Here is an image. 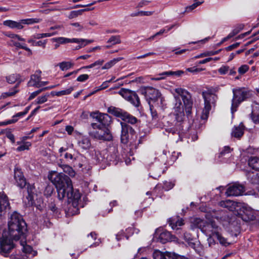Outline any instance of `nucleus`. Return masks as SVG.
I'll return each instance as SVG.
<instances>
[{
    "instance_id": "1",
    "label": "nucleus",
    "mask_w": 259,
    "mask_h": 259,
    "mask_svg": "<svg viewBox=\"0 0 259 259\" xmlns=\"http://www.w3.org/2000/svg\"><path fill=\"white\" fill-rule=\"evenodd\" d=\"M48 179L55 186L58 197L60 200L67 197L68 201L72 203L69 211L72 215L79 213V201L80 194L78 189L74 190L72 181L68 176L55 170L49 171Z\"/></svg>"
},
{
    "instance_id": "2",
    "label": "nucleus",
    "mask_w": 259,
    "mask_h": 259,
    "mask_svg": "<svg viewBox=\"0 0 259 259\" xmlns=\"http://www.w3.org/2000/svg\"><path fill=\"white\" fill-rule=\"evenodd\" d=\"M175 91L177 94V95H174L176 102L174 107L175 119L173 122L170 121H167V125H166L167 127L165 128V131L173 135L178 134L180 138L181 139L184 133L182 121L185 117V114L184 107L180 97H181L183 100L185 111L187 115L191 113L193 102L190 94L187 90L179 88H176Z\"/></svg>"
},
{
    "instance_id": "3",
    "label": "nucleus",
    "mask_w": 259,
    "mask_h": 259,
    "mask_svg": "<svg viewBox=\"0 0 259 259\" xmlns=\"http://www.w3.org/2000/svg\"><path fill=\"white\" fill-rule=\"evenodd\" d=\"M8 232H6L7 234L15 241L26 239L27 225L19 213L14 212L11 215L8 221Z\"/></svg>"
},
{
    "instance_id": "4",
    "label": "nucleus",
    "mask_w": 259,
    "mask_h": 259,
    "mask_svg": "<svg viewBox=\"0 0 259 259\" xmlns=\"http://www.w3.org/2000/svg\"><path fill=\"white\" fill-rule=\"evenodd\" d=\"M194 224L206 236L215 235L221 230V228L214 221L206 222L197 218L194 220Z\"/></svg>"
},
{
    "instance_id": "5",
    "label": "nucleus",
    "mask_w": 259,
    "mask_h": 259,
    "mask_svg": "<svg viewBox=\"0 0 259 259\" xmlns=\"http://www.w3.org/2000/svg\"><path fill=\"white\" fill-rule=\"evenodd\" d=\"M233 97L232 99L231 112L233 114L236 111L240 104L249 98L250 96V92L244 88H238L233 89Z\"/></svg>"
},
{
    "instance_id": "6",
    "label": "nucleus",
    "mask_w": 259,
    "mask_h": 259,
    "mask_svg": "<svg viewBox=\"0 0 259 259\" xmlns=\"http://www.w3.org/2000/svg\"><path fill=\"white\" fill-rule=\"evenodd\" d=\"M90 115L94 119V122L91 123L93 128L108 127L112 121V118L108 114L98 111L91 112Z\"/></svg>"
},
{
    "instance_id": "7",
    "label": "nucleus",
    "mask_w": 259,
    "mask_h": 259,
    "mask_svg": "<svg viewBox=\"0 0 259 259\" xmlns=\"http://www.w3.org/2000/svg\"><path fill=\"white\" fill-rule=\"evenodd\" d=\"M202 95L204 99V106L202 112L201 118L203 120H206L208 118L212 106L215 105L218 99V96L215 94L207 92H202Z\"/></svg>"
},
{
    "instance_id": "8",
    "label": "nucleus",
    "mask_w": 259,
    "mask_h": 259,
    "mask_svg": "<svg viewBox=\"0 0 259 259\" xmlns=\"http://www.w3.org/2000/svg\"><path fill=\"white\" fill-rule=\"evenodd\" d=\"M108 112L132 124H136L138 121V119L136 117L120 108L111 106L108 108Z\"/></svg>"
},
{
    "instance_id": "9",
    "label": "nucleus",
    "mask_w": 259,
    "mask_h": 259,
    "mask_svg": "<svg viewBox=\"0 0 259 259\" xmlns=\"http://www.w3.org/2000/svg\"><path fill=\"white\" fill-rule=\"evenodd\" d=\"M15 240L7 234L6 232L3 233L0 238V254L4 256H7L12 249L14 248L13 241Z\"/></svg>"
},
{
    "instance_id": "10",
    "label": "nucleus",
    "mask_w": 259,
    "mask_h": 259,
    "mask_svg": "<svg viewBox=\"0 0 259 259\" xmlns=\"http://www.w3.org/2000/svg\"><path fill=\"white\" fill-rule=\"evenodd\" d=\"M119 94L135 107L138 108L140 106V98L135 91L122 88L119 91Z\"/></svg>"
},
{
    "instance_id": "11",
    "label": "nucleus",
    "mask_w": 259,
    "mask_h": 259,
    "mask_svg": "<svg viewBox=\"0 0 259 259\" xmlns=\"http://www.w3.org/2000/svg\"><path fill=\"white\" fill-rule=\"evenodd\" d=\"M91 135L99 140L110 141L112 139V135L108 127L93 128Z\"/></svg>"
},
{
    "instance_id": "12",
    "label": "nucleus",
    "mask_w": 259,
    "mask_h": 259,
    "mask_svg": "<svg viewBox=\"0 0 259 259\" xmlns=\"http://www.w3.org/2000/svg\"><path fill=\"white\" fill-rule=\"evenodd\" d=\"M141 94L144 95L150 104V101H155L160 96L158 90L151 87H146L140 89Z\"/></svg>"
},
{
    "instance_id": "13",
    "label": "nucleus",
    "mask_w": 259,
    "mask_h": 259,
    "mask_svg": "<svg viewBox=\"0 0 259 259\" xmlns=\"http://www.w3.org/2000/svg\"><path fill=\"white\" fill-rule=\"evenodd\" d=\"M244 191V186L236 183L229 187L226 193L228 196H238L242 195Z\"/></svg>"
},
{
    "instance_id": "14",
    "label": "nucleus",
    "mask_w": 259,
    "mask_h": 259,
    "mask_svg": "<svg viewBox=\"0 0 259 259\" xmlns=\"http://www.w3.org/2000/svg\"><path fill=\"white\" fill-rule=\"evenodd\" d=\"M121 131L120 135L121 142L123 144H127L129 142L128 132L131 134L135 133L134 130L125 122H121Z\"/></svg>"
},
{
    "instance_id": "15",
    "label": "nucleus",
    "mask_w": 259,
    "mask_h": 259,
    "mask_svg": "<svg viewBox=\"0 0 259 259\" xmlns=\"http://www.w3.org/2000/svg\"><path fill=\"white\" fill-rule=\"evenodd\" d=\"M14 179L17 185L20 188H23L26 186V179L21 170L18 167H15L14 169Z\"/></svg>"
},
{
    "instance_id": "16",
    "label": "nucleus",
    "mask_w": 259,
    "mask_h": 259,
    "mask_svg": "<svg viewBox=\"0 0 259 259\" xmlns=\"http://www.w3.org/2000/svg\"><path fill=\"white\" fill-rule=\"evenodd\" d=\"M243 213L241 214V218L245 222L253 221L255 219V212L250 207L243 206Z\"/></svg>"
},
{
    "instance_id": "17",
    "label": "nucleus",
    "mask_w": 259,
    "mask_h": 259,
    "mask_svg": "<svg viewBox=\"0 0 259 259\" xmlns=\"http://www.w3.org/2000/svg\"><path fill=\"white\" fill-rule=\"evenodd\" d=\"M20 243L21 245L23 247V251L26 254L27 258H31L36 255L37 252L33 250L31 246L26 245L25 239H21Z\"/></svg>"
},
{
    "instance_id": "18",
    "label": "nucleus",
    "mask_w": 259,
    "mask_h": 259,
    "mask_svg": "<svg viewBox=\"0 0 259 259\" xmlns=\"http://www.w3.org/2000/svg\"><path fill=\"white\" fill-rule=\"evenodd\" d=\"M178 254L170 252L155 251L153 254L154 259H177Z\"/></svg>"
},
{
    "instance_id": "19",
    "label": "nucleus",
    "mask_w": 259,
    "mask_h": 259,
    "mask_svg": "<svg viewBox=\"0 0 259 259\" xmlns=\"http://www.w3.org/2000/svg\"><path fill=\"white\" fill-rule=\"evenodd\" d=\"M41 71L40 70L35 71V73L30 76V79L28 82V86L37 88L41 79Z\"/></svg>"
},
{
    "instance_id": "20",
    "label": "nucleus",
    "mask_w": 259,
    "mask_h": 259,
    "mask_svg": "<svg viewBox=\"0 0 259 259\" xmlns=\"http://www.w3.org/2000/svg\"><path fill=\"white\" fill-rule=\"evenodd\" d=\"M4 25L7 26L11 29H22L24 26L22 25L21 20L19 21H16L12 20H7L3 22Z\"/></svg>"
},
{
    "instance_id": "21",
    "label": "nucleus",
    "mask_w": 259,
    "mask_h": 259,
    "mask_svg": "<svg viewBox=\"0 0 259 259\" xmlns=\"http://www.w3.org/2000/svg\"><path fill=\"white\" fill-rule=\"evenodd\" d=\"M97 234L95 232H91L88 234L87 238L84 240L85 245H89L90 247H96L99 245L100 242H93L96 239Z\"/></svg>"
},
{
    "instance_id": "22",
    "label": "nucleus",
    "mask_w": 259,
    "mask_h": 259,
    "mask_svg": "<svg viewBox=\"0 0 259 259\" xmlns=\"http://www.w3.org/2000/svg\"><path fill=\"white\" fill-rule=\"evenodd\" d=\"M90 156L92 159L95 160L97 162L103 161L104 157L102 156L99 151H96L94 148H92L90 150V153L85 156V158Z\"/></svg>"
},
{
    "instance_id": "23",
    "label": "nucleus",
    "mask_w": 259,
    "mask_h": 259,
    "mask_svg": "<svg viewBox=\"0 0 259 259\" xmlns=\"http://www.w3.org/2000/svg\"><path fill=\"white\" fill-rule=\"evenodd\" d=\"M10 208V204L7 196L0 193V212L6 211Z\"/></svg>"
},
{
    "instance_id": "24",
    "label": "nucleus",
    "mask_w": 259,
    "mask_h": 259,
    "mask_svg": "<svg viewBox=\"0 0 259 259\" xmlns=\"http://www.w3.org/2000/svg\"><path fill=\"white\" fill-rule=\"evenodd\" d=\"M244 126L242 122H241L238 126H234L232 128V136L237 138H240L244 134Z\"/></svg>"
},
{
    "instance_id": "25",
    "label": "nucleus",
    "mask_w": 259,
    "mask_h": 259,
    "mask_svg": "<svg viewBox=\"0 0 259 259\" xmlns=\"http://www.w3.org/2000/svg\"><path fill=\"white\" fill-rule=\"evenodd\" d=\"M149 170V176L154 179H157L161 176L162 170V168L159 167L157 163H155L150 168Z\"/></svg>"
},
{
    "instance_id": "26",
    "label": "nucleus",
    "mask_w": 259,
    "mask_h": 259,
    "mask_svg": "<svg viewBox=\"0 0 259 259\" xmlns=\"http://www.w3.org/2000/svg\"><path fill=\"white\" fill-rule=\"evenodd\" d=\"M158 239L161 243L164 244L171 241L173 240V236L169 232L164 230L160 233Z\"/></svg>"
},
{
    "instance_id": "27",
    "label": "nucleus",
    "mask_w": 259,
    "mask_h": 259,
    "mask_svg": "<svg viewBox=\"0 0 259 259\" xmlns=\"http://www.w3.org/2000/svg\"><path fill=\"white\" fill-rule=\"evenodd\" d=\"M169 225L173 230H178L179 227H181L184 225V220L182 219L170 218L168 220Z\"/></svg>"
},
{
    "instance_id": "28",
    "label": "nucleus",
    "mask_w": 259,
    "mask_h": 259,
    "mask_svg": "<svg viewBox=\"0 0 259 259\" xmlns=\"http://www.w3.org/2000/svg\"><path fill=\"white\" fill-rule=\"evenodd\" d=\"M58 165L60 167L64 172L67 174L71 177H73L75 176L76 172L73 168L67 164H63L62 162H58Z\"/></svg>"
},
{
    "instance_id": "29",
    "label": "nucleus",
    "mask_w": 259,
    "mask_h": 259,
    "mask_svg": "<svg viewBox=\"0 0 259 259\" xmlns=\"http://www.w3.org/2000/svg\"><path fill=\"white\" fill-rule=\"evenodd\" d=\"M110 150L111 151L110 154L108 155L107 159L110 162H112L114 164H116L119 159L118 151L115 148L111 149Z\"/></svg>"
},
{
    "instance_id": "30",
    "label": "nucleus",
    "mask_w": 259,
    "mask_h": 259,
    "mask_svg": "<svg viewBox=\"0 0 259 259\" xmlns=\"http://www.w3.org/2000/svg\"><path fill=\"white\" fill-rule=\"evenodd\" d=\"M251 117L253 122L255 124L259 123V105L257 104L252 108Z\"/></svg>"
},
{
    "instance_id": "31",
    "label": "nucleus",
    "mask_w": 259,
    "mask_h": 259,
    "mask_svg": "<svg viewBox=\"0 0 259 259\" xmlns=\"http://www.w3.org/2000/svg\"><path fill=\"white\" fill-rule=\"evenodd\" d=\"M220 205L223 207L228 208L230 211H233L236 206L235 202L230 200L222 201L220 202Z\"/></svg>"
},
{
    "instance_id": "32",
    "label": "nucleus",
    "mask_w": 259,
    "mask_h": 259,
    "mask_svg": "<svg viewBox=\"0 0 259 259\" xmlns=\"http://www.w3.org/2000/svg\"><path fill=\"white\" fill-rule=\"evenodd\" d=\"M248 165L252 169L259 171V157H251L248 160Z\"/></svg>"
},
{
    "instance_id": "33",
    "label": "nucleus",
    "mask_w": 259,
    "mask_h": 259,
    "mask_svg": "<svg viewBox=\"0 0 259 259\" xmlns=\"http://www.w3.org/2000/svg\"><path fill=\"white\" fill-rule=\"evenodd\" d=\"M92 148L90 139L87 137L82 138V149L85 150H89L85 153V156L88 155L89 153H90V150Z\"/></svg>"
},
{
    "instance_id": "34",
    "label": "nucleus",
    "mask_w": 259,
    "mask_h": 259,
    "mask_svg": "<svg viewBox=\"0 0 259 259\" xmlns=\"http://www.w3.org/2000/svg\"><path fill=\"white\" fill-rule=\"evenodd\" d=\"M56 86H57L56 85H51V86H49V87H45V88H42L39 90H38L35 92H33L30 94V95L28 98V100H31L33 99H34L35 97H36L38 95H39L40 93H41L42 92L45 91L48 89H53L55 87H56Z\"/></svg>"
},
{
    "instance_id": "35",
    "label": "nucleus",
    "mask_w": 259,
    "mask_h": 259,
    "mask_svg": "<svg viewBox=\"0 0 259 259\" xmlns=\"http://www.w3.org/2000/svg\"><path fill=\"white\" fill-rule=\"evenodd\" d=\"M123 59L122 57H118L116 58H114L110 61L106 63L104 66L102 67V69H107L110 68L113 65H114L118 62L122 60Z\"/></svg>"
},
{
    "instance_id": "36",
    "label": "nucleus",
    "mask_w": 259,
    "mask_h": 259,
    "mask_svg": "<svg viewBox=\"0 0 259 259\" xmlns=\"http://www.w3.org/2000/svg\"><path fill=\"white\" fill-rule=\"evenodd\" d=\"M50 97L49 93H47L44 95L38 97L33 102L34 104H41L48 101V98Z\"/></svg>"
},
{
    "instance_id": "37",
    "label": "nucleus",
    "mask_w": 259,
    "mask_h": 259,
    "mask_svg": "<svg viewBox=\"0 0 259 259\" xmlns=\"http://www.w3.org/2000/svg\"><path fill=\"white\" fill-rule=\"evenodd\" d=\"M41 21V19L40 18H28L21 19V22L22 25H31L35 23H38Z\"/></svg>"
},
{
    "instance_id": "38",
    "label": "nucleus",
    "mask_w": 259,
    "mask_h": 259,
    "mask_svg": "<svg viewBox=\"0 0 259 259\" xmlns=\"http://www.w3.org/2000/svg\"><path fill=\"white\" fill-rule=\"evenodd\" d=\"M121 42L120 36L119 35L111 36L107 41V43L110 44L111 45L119 44Z\"/></svg>"
},
{
    "instance_id": "39",
    "label": "nucleus",
    "mask_w": 259,
    "mask_h": 259,
    "mask_svg": "<svg viewBox=\"0 0 259 259\" xmlns=\"http://www.w3.org/2000/svg\"><path fill=\"white\" fill-rule=\"evenodd\" d=\"M215 237L217 239V240L219 241L220 243L222 245L227 246L230 244V243L227 241V239L222 236L220 233V232H219L215 235Z\"/></svg>"
},
{
    "instance_id": "40",
    "label": "nucleus",
    "mask_w": 259,
    "mask_h": 259,
    "mask_svg": "<svg viewBox=\"0 0 259 259\" xmlns=\"http://www.w3.org/2000/svg\"><path fill=\"white\" fill-rule=\"evenodd\" d=\"M21 81H19L17 84H16L15 88H14L12 90L9 91L8 92L3 93L1 95V98H6L8 97L12 96L14 95L16 93L18 92V90L16 89V88H17L20 83Z\"/></svg>"
},
{
    "instance_id": "41",
    "label": "nucleus",
    "mask_w": 259,
    "mask_h": 259,
    "mask_svg": "<svg viewBox=\"0 0 259 259\" xmlns=\"http://www.w3.org/2000/svg\"><path fill=\"white\" fill-rule=\"evenodd\" d=\"M108 83L109 82L107 81V80L103 82V83L99 87V88L97 90L91 92L87 95H85L83 98V100H85L87 97L95 94L98 91H100V90H102L107 88L108 87Z\"/></svg>"
},
{
    "instance_id": "42",
    "label": "nucleus",
    "mask_w": 259,
    "mask_h": 259,
    "mask_svg": "<svg viewBox=\"0 0 259 259\" xmlns=\"http://www.w3.org/2000/svg\"><path fill=\"white\" fill-rule=\"evenodd\" d=\"M11 41L13 42V45L16 48L24 49L28 52L30 55L32 54L31 50L28 48L25 44H21L20 42L14 41L13 40H12Z\"/></svg>"
},
{
    "instance_id": "43",
    "label": "nucleus",
    "mask_w": 259,
    "mask_h": 259,
    "mask_svg": "<svg viewBox=\"0 0 259 259\" xmlns=\"http://www.w3.org/2000/svg\"><path fill=\"white\" fill-rule=\"evenodd\" d=\"M184 73L183 71L179 70L177 71H165L161 73L160 75L162 76H170V75H176L177 76H180L182 74Z\"/></svg>"
},
{
    "instance_id": "44",
    "label": "nucleus",
    "mask_w": 259,
    "mask_h": 259,
    "mask_svg": "<svg viewBox=\"0 0 259 259\" xmlns=\"http://www.w3.org/2000/svg\"><path fill=\"white\" fill-rule=\"evenodd\" d=\"M233 150L229 146H225L223 150L220 152L219 157L220 158L230 155Z\"/></svg>"
},
{
    "instance_id": "45",
    "label": "nucleus",
    "mask_w": 259,
    "mask_h": 259,
    "mask_svg": "<svg viewBox=\"0 0 259 259\" xmlns=\"http://www.w3.org/2000/svg\"><path fill=\"white\" fill-rule=\"evenodd\" d=\"M20 78L19 74H13L6 77L7 81L9 83H14Z\"/></svg>"
},
{
    "instance_id": "46",
    "label": "nucleus",
    "mask_w": 259,
    "mask_h": 259,
    "mask_svg": "<svg viewBox=\"0 0 259 259\" xmlns=\"http://www.w3.org/2000/svg\"><path fill=\"white\" fill-rule=\"evenodd\" d=\"M21 144L22 145L19 146L16 149V150L18 152L28 150L30 147L31 146V143L29 142L21 143Z\"/></svg>"
},
{
    "instance_id": "47",
    "label": "nucleus",
    "mask_w": 259,
    "mask_h": 259,
    "mask_svg": "<svg viewBox=\"0 0 259 259\" xmlns=\"http://www.w3.org/2000/svg\"><path fill=\"white\" fill-rule=\"evenodd\" d=\"M248 179H250V182L252 184H255L259 183V177L258 176V174H254L253 172L249 174Z\"/></svg>"
},
{
    "instance_id": "48",
    "label": "nucleus",
    "mask_w": 259,
    "mask_h": 259,
    "mask_svg": "<svg viewBox=\"0 0 259 259\" xmlns=\"http://www.w3.org/2000/svg\"><path fill=\"white\" fill-rule=\"evenodd\" d=\"M203 1H201L200 0H194V3L186 8V11L187 12H190L194 9H195L196 7H197L198 6L200 5L201 4L203 3Z\"/></svg>"
},
{
    "instance_id": "49",
    "label": "nucleus",
    "mask_w": 259,
    "mask_h": 259,
    "mask_svg": "<svg viewBox=\"0 0 259 259\" xmlns=\"http://www.w3.org/2000/svg\"><path fill=\"white\" fill-rule=\"evenodd\" d=\"M190 246L194 249L198 254L201 255L202 252V247L199 242L192 243Z\"/></svg>"
},
{
    "instance_id": "50",
    "label": "nucleus",
    "mask_w": 259,
    "mask_h": 259,
    "mask_svg": "<svg viewBox=\"0 0 259 259\" xmlns=\"http://www.w3.org/2000/svg\"><path fill=\"white\" fill-rule=\"evenodd\" d=\"M59 66L60 69L64 71L70 68L72 66V64L70 62H62L59 63Z\"/></svg>"
},
{
    "instance_id": "51",
    "label": "nucleus",
    "mask_w": 259,
    "mask_h": 259,
    "mask_svg": "<svg viewBox=\"0 0 259 259\" xmlns=\"http://www.w3.org/2000/svg\"><path fill=\"white\" fill-rule=\"evenodd\" d=\"M54 41L57 42L59 44H65L69 43L68 40L69 38L64 37H59L54 38L52 39Z\"/></svg>"
},
{
    "instance_id": "52",
    "label": "nucleus",
    "mask_w": 259,
    "mask_h": 259,
    "mask_svg": "<svg viewBox=\"0 0 259 259\" xmlns=\"http://www.w3.org/2000/svg\"><path fill=\"white\" fill-rule=\"evenodd\" d=\"M103 62H104L103 60H97L96 62H95L94 63L91 64L90 65L82 67V69H83H83L91 68H93L97 65H101L103 64Z\"/></svg>"
},
{
    "instance_id": "53",
    "label": "nucleus",
    "mask_w": 259,
    "mask_h": 259,
    "mask_svg": "<svg viewBox=\"0 0 259 259\" xmlns=\"http://www.w3.org/2000/svg\"><path fill=\"white\" fill-rule=\"evenodd\" d=\"M72 91L73 88L71 87L66 90L58 91L57 92V96H62L64 95H68L70 94Z\"/></svg>"
},
{
    "instance_id": "54",
    "label": "nucleus",
    "mask_w": 259,
    "mask_h": 259,
    "mask_svg": "<svg viewBox=\"0 0 259 259\" xmlns=\"http://www.w3.org/2000/svg\"><path fill=\"white\" fill-rule=\"evenodd\" d=\"M135 231V229L133 227H128L125 230V237L126 238V240H127L129 238V237L134 234Z\"/></svg>"
},
{
    "instance_id": "55",
    "label": "nucleus",
    "mask_w": 259,
    "mask_h": 259,
    "mask_svg": "<svg viewBox=\"0 0 259 259\" xmlns=\"http://www.w3.org/2000/svg\"><path fill=\"white\" fill-rule=\"evenodd\" d=\"M229 70V67L228 66H222L218 69L219 73L221 75L226 74Z\"/></svg>"
},
{
    "instance_id": "56",
    "label": "nucleus",
    "mask_w": 259,
    "mask_h": 259,
    "mask_svg": "<svg viewBox=\"0 0 259 259\" xmlns=\"http://www.w3.org/2000/svg\"><path fill=\"white\" fill-rule=\"evenodd\" d=\"M249 69V66L247 65H243L238 68V72L240 74H243Z\"/></svg>"
},
{
    "instance_id": "57",
    "label": "nucleus",
    "mask_w": 259,
    "mask_h": 259,
    "mask_svg": "<svg viewBox=\"0 0 259 259\" xmlns=\"http://www.w3.org/2000/svg\"><path fill=\"white\" fill-rule=\"evenodd\" d=\"M81 15V10H75L72 11L70 12L68 17L70 19L75 18L79 15Z\"/></svg>"
},
{
    "instance_id": "58",
    "label": "nucleus",
    "mask_w": 259,
    "mask_h": 259,
    "mask_svg": "<svg viewBox=\"0 0 259 259\" xmlns=\"http://www.w3.org/2000/svg\"><path fill=\"white\" fill-rule=\"evenodd\" d=\"M207 236L208 237L207 238V241L209 246L212 247V246L215 244V241L213 238L214 237H215V235H209Z\"/></svg>"
},
{
    "instance_id": "59",
    "label": "nucleus",
    "mask_w": 259,
    "mask_h": 259,
    "mask_svg": "<svg viewBox=\"0 0 259 259\" xmlns=\"http://www.w3.org/2000/svg\"><path fill=\"white\" fill-rule=\"evenodd\" d=\"M174 186V184L170 182H165L164 183L163 188L165 190L168 191L172 189Z\"/></svg>"
},
{
    "instance_id": "60",
    "label": "nucleus",
    "mask_w": 259,
    "mask_h": 259,
    "mask_svg": "<svg viewBox=\"0 0 259 259\" xmlns=\"http://www.w3.org/2000/svg\"><path fill=\"white\" fill-rule=\"evenodd\" d=\"M96 3V1H94L92 2L91 3H90L89 4H85V5H82V12L92 10L94 9V8H92L91 9L87 8V7L92 6L95 4Z\"/></svg>"
},
{
    "instance_id": "61",
    "label": "nucleus",
    "mask_w": 259,
    "mask_h": 259,
    "mask_svg": "<svg viewBox=\"0 0 259 259\" xmlns=\"http://www.w3.org/2000/svg\"><path fill=\"white\" fill-rule=\"evenodd\" d=\"M47 42V40L36 41L34 47H41L45 48L46 47Z\"/></svg>"
},
{
    "instance_id": "62",
    "label": "nucleus",
    "mask_w": 259,
    "mask_h": 259,
    "mask_svg": "<svg viewBox=\"0 0 259 259\" xmlns=\"http://www.w3.org/2000/svg\"><path fill=\"white\" fill-rule=\"evenodd\" d=\"M125 233L123 230L119 231L116 235V239L117 241H119L125 237Z\"/></svg>"
},
{
    "instance_id": "63",
    "label": "nucleus",
    "mask_w": 259,
    "mask_h": 259,
    "mask_svg": "<svg viewBox=\"0 0 259 259\" xmlns=\"http://www.w3.org/2000/svg\"><path fill=\"white\" fill-rule=\"evenodd\" d=\"M150 110L152 118L155 119H157L158 115L156 111L154 110L151 106H150Z\"/></svg>"
},
{
    "instance_id": "64",
    "label": "nucleus",
    "mask_w": 259,
    "mask_h": 259,
    "mask_svg": "<svg viewBox=\"0 0 259 259\" xmlns=\"http://www.w3.org/2000/svg\"><path fill=\"white\" fill-rule=\"evenodd\" d=\"M240 45L239 42H236L233 45H231L225 48L226 50L227 51H230L234 49L237 48Z\"/></svg>"
}]
</instances>
